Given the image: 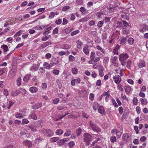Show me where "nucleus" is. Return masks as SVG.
<instances>
[{
	"mask_svg": "<svg viewBox=\"0 0 148 148\" xmlns=\"http://www.w3.org/2000/svg\"><path fill=\"white\" fill-rule=\"evenodd\" d=\"M83 140L86 143V145L88 146L90 144V142L92 140V136L88 133H85L83 135Z\"/></svg>",
	"mask_w": 148,
	"mask_h": 148,
	"instance_id": "obj_1",
	"label": "nucleus"
},
{
	"mask_svg": "<svg viewBox=\"0 0 148 148\" xmlns=\"http://www.w3.org/2000/svg\"><path fill=\"white\" fill-rule=\"evenodd\" d=\"M89 124L92 130L94 132L96 131L97 132H98L101 131V129L98 127V126L95 124L93 122L90 121Z\"/></svg>",
	"mask_w": 148,
	"mask_h": 148,
	"instance_id": "obj_2",
	"label": "nucleus"
},
{
	"mask_svg": "<svg viewBox=\"0 0 148 148\" xmlns=\"http://www.w3.org/2000/svg\"><path fill=\"white\" fill-rule=\"evenodd\" d=\"M23 143L24 146L27 147L28 148L32 147L33 146L32 143L29 140H25L23 142Z\"/></svg>",
	"mask_w": 148,
	"mask_h": 148,
	"instance_id": "obj_3",
	"label": "nucleus"
},
{
	"mask_svg": "<svg viewBox=\"0 0 148 148\" xmlns=\"http://www.w3.org/2000/svg\"><path fill=\"white\" fill-rule=\"evenodd\" d=\"M131 136L129 134H125L123 135L122 138L125 141H128L130 140Z\"/></svg>",
	"mask_w": 148,
	"mask_h": 148,
	"instance_id": "obj_4",
	"label": "nucleus"
},
{
	"mask_svg": "<svg viewBox=\"0 0 148 148\" xmlns=\"http://www.w3.org/2000/svg\"><path fill=\"white\" fill-rule=\"evenodd\" d=\"M113 78L114 82L116 84H119L121 80V78L119 75L113 77Z\"/></svg>",
	"mask_w": 148,
	"mask_h": 148,
	"instance_id": "obj_5",
	"label": "nucleus"
},
{
	"mask_svg": "<svg viewBox=\"0 0 148 148\" xmlns=\"http://www.w3.org/2000/svg\"><path fill=\"white\" fill-rule=\"evenodd\" d=\"M122 22L123 24L122 27L125 29V31H126L127 29L129 28L130 27V25L126 21H122Z\"/></svg>",
	"mask_w": 148,
	"mask_h": 148,
	"instance_id": "obj_6",
	"label": "nucleus"
},
{
	"mask_svg": "<svg viewBox=\"0 0 148 148\" xmlns=\"http://www.w3.org/2000/svg\"><path fill=\"white\" fill-rule=\"evenodd\" d=\"M128 58V56L126 53H122L120 54L119 57V60H125Z\"/></svg>",
	"mask_w": 148,
	"mask_h": 148,
	"instance_id": "obj_7",
	"label": "nucleus"
},
{
	"mask_svg": "<svg viewBox=\"0 0 148 148\" xmlns=\"http://www.w3.org/2000/svg\"><path fill=\"white\" fill-rule=\"evenodd\" d=\"M16 71L15 70H10L8 74L9 77L10 78L14 77L16 75Z\"/></svg>",
	"mask_w": 148,
	"mask_h": 148,
	"instance_id": "obj_8",
	"label": "nucleus"
},
{
	"mask_svg": "<svg viewBox=\"0 0 148 148\" xmlns=\"http://www.w3.org/2000/svg\"><path fill=\"white\" fill-rule=\"evenodd\" d=\"M99 75L100 77H103L104 75V74L103 73V68L102 66L100 65L99 67Z\"/></svg>",
	"mask_w": 148,
	"mask_h": 148,
	"instance_id": "obj_9",
	"label": "nucleus"
},
{
	"mask_svg": "<svg viewBox=\"0 0 148 148\" xmlns=\"http://www.w3.org/2000/svg\"><path fill=\"white\" fill-rule=\"evenodd\" d=\"M141 28L140 29V31L141 32H143L148 30V26H147L145 25H142L141 26Z\"/></svg>",
	"mask_w": 148,
	"mask_h": 148,
	"instance_id": "obj_10",
	"label": "nucleus"
},
{
	"mask_svg": "<svg viewBox=\"0 0 148 148\" xmlns=\"http://www.w3.org/2000/svg\"><path fill=\"white\" fill-rule=\"evenodd\" d=\"M51 42L50 41H47L44 43L40 47L41 48H44L47 46L51 45Z\"/></svg>",
	"mask_w": 148,
	"mask_h": 148,
	"instance_id": "obj_11",
	"label": "nucleus"
},
{
	"mask_svg": "<svg viewBox=\"0 0 148 148\" xmlns=\"http://www.w3.org/2000/svg\"><path fill=\"white\" fill-rule=\"evenodd\" d=\"M78 93L79 95L81 97L86 96L87 94V92L86 90L80 91Z\"/></svg>",
	"mask_w": 148,
	"mask_h": 148,
	"instance_id": "obj_12",
	"label": "nucleus"
},
{
	"mask_svg": "<svg viewBox=\"0 0 148 148\" xmlns=\"http://www.w3.org/2000/svg\"><path fill=\"white\" fill-rule=\"evenodd\" d=\"M53 134L52 132L50 129H47L45 135L48 137H51Z\"/></svg>",
	"mask_w": 148,
	"mask_h": 148,
	"instance_id": "obj_13",
	"label": "nucleus"
},
{
	"mask_svg": "<svg viewBox=\"0 0 148 148\" xmlns=\"http://www.w3.org/2000/svg\"><path fill=\"white\" fill-rule=\"evenodd\" d=\"M31 76V74H27L25 75L23 78V81L25 83H26L29 80V78Z\"/></svg>",
	"mask_w": 148,
	"mask_h": 148,
	"instance_id": "obj_14",
	"label": "nucleus"
},
{
	"mask_svg": "<svg viewBox=\"0 0 148 148\" xmlns=\"http://www.w3.org/2000/svg\"><path fill=\"white\" fill-rule=\"evenodd\" d=\"M20 91L19 90H17L14 91L12 92L11 93V95L12 96H16L20 93Z\"/></svg>",
	"mask_w": 148,
	"mask_h": 148,
	"instance_id": "obj_15",
	"label": "nucleus"
},
{
	"mask_svg": "<svg viewBox=\"0 0 148 148\" xmlns=\"http://www.w3.org/2000/svg\"><path fill=\"white\" fill-rule=\"evenodd\" d=\"M124 88L125 92L127 94L129 93L131 89L130 86L129 85L125 86Z\"/></svg>",
	"mask_w": 148,
	"mask_h": 148,
	"instance_id": "obj_16",
	"label": "nucleus"
},
{
	"mask_svg": "<svg viewBox=\"0 0 148 148\" xmlns=\"http://www.w3.org/2000/svg\"><path fill=\"white\" fill-rule=\"evenodd\" d=\"M104 94L105 95H104V97L106 96L105 98V101L106 102H107L110 99V95L109 93H108V92H104Z\"/></svg>",
	"mask_w": 148,
	"mask_h": 148,
	"instance_id": "obj_17",
	"label": "nucleus"
},
{
	"mask_svg": "<svg viewBox=\"0 0 148 148\" xmlns=\"http://www.w3.org/2000/svg\"><path fill=\"white\" fill-rule=\"evenodd\" d=\"M1 47L3 48V52L5 54V52L8 51L9 50L8 46L6 45H2L1 46Z\"/></svg>",
	"mask_w": 148,
	"mask_h": 148,
	"instance_id": "obj_18",
	"label": "nucleus"
},
{
	"mask_svg": "<svg viewBox=\"0 0 148 148\" xmlns=\"http://www.w3.org/2000/svg\"><path fill=\"white\" fill-rule=\"evenodd\" d=\"M42 106V104L41 103H38L34 105L33 106V108L34 109H38Z\"/></svg>",
	"mask_w": 148,
	"mask_h": 148,
	"instance_id": "obj_19",
	"label": "nucleus"
},
{
	"mask_svg": "<svg viewBox=\"0 0 148 148\" xmlns=\"http://www.w3.org/2000/svg\"><path fill=\"white\" fill-rule=\"evenodd\" d=\"M140 101L142 105H146L148 103L147 99L145 98H140Z\"/></svg>",
	"mask_w": 148,
	"mask_h": 148,
	"instance_id": "obj_20",
	"label": "nucleus"
},
{
	"mask_svg": "<svg viewBox=\"0 0 148 148\" xmlns=\"http://www.w3.org/2000/svg\"><path fill=\"white\" fill-rule=\"evenodd\" d=\"M145 63L143 61H140L138 63V66L139 68H141L144 67L145 66Z\"/></svg>",
	"mask_w": 148,
	"mask_h": 148,
	"instance_id": "obj_21",
	"label": "nucleus"
},
{
	"mask_svg": "<svg viewBox=\"0 0 148 148\" xmlns=\"http://www.w3.org/2000/svg\"><path fill=\"white\" fill-rule=\"evenodd\" d=\"M29 90L31 92H35L38 91V89L35 87H31L29 88Z\"/></svg>",
	"mask_w": 148,
	"mask_h": 148,
	"instance_id": "obj_22",
	"label": "nucleus"
},
{
	"mask_svg": "<svg viewBox=\"0 0 148 148\" xmlns=\"http://www.w3.org/2000/svg\"><path fill=\"white\" fill-rule=\"evenodd\" d=\"M120 46L117 45L113 49V52L114 54H117L118 53L117 51L118 49L120 48Z\"/></svg>",
	"mask_w": 148,
	"mask_h": 148,
	"instance_id": "obj_23",
	"label": "nucleus"
},
{
	"mask_svg": "<svg viewBox=\"0 0 148 148\" xmlns=\"http://www.w3.org/2000/svg\"><path fill=\"white\" fill-rule=\"evenodd\" d=\"M127 42L130 45H132L134 42V40L132 38H129L127 40Z\"/></svg>",
	"mask_w": 148,
	"mask_h": 148,
	"instance_id": "obj_24",
	"label": "nucleus"
},
{
	"mask_svg": "<svg viewBox=\"0 0 148 148\" xmlns=\"http://www.w3.org/2000/svg\"><path fill=\"white\" fill-rule=\"evenodd\" d=\"M30 69L31 71H35L38 69V66H37L36 64L30 67Z\"/></svg>",
	"mask_w": 148,
	"mask_h": 148,
	"instance_id": "obj_25",
	"label": "nucleus"
},
{
	"mask_svg": "<svg viewBox=\"0 0 148 148\" xmlns=\"http://www.w3.org/2000/svg\"><path fill=\"white\" fill-rule=\"evenodd\" d=\"M28 127L32 131L35 132L37 130V129L36 128V127L32 125H29L28 126Z\"/></svg>",
	"mask_w": 148,
	"mask_h": 148,
	"instance_id": "obj_26",
	"label": "nucleus"
},
{
	"mask_svg": "<svg viewBox=\"0 0 148 148\" xmlns=\"http://www.w3.org/2000/svg\"><path fill=\"white\" fill-rule=\"evenodd\" d=\"M127 39L126 38H123L121 40L120 44L122 45H126Z\"/></svg>",
	"mask_w": 148,
	"mask_h": 148,
	"instance_id": "obj_27",
	"label": "nucleus"
},
{
	"mask_svg": "<svg viewBox=\"0 0 148 148\" xmlns=\"http://www.w3.org/2000/svg\"><path fill=\"white\" fill-rule=\"evenodd\" d=\"M99 105V104L97 102H94L93 106V109L95 110H96L98 108Z\"/></svg>",
	"mask_w": 148,
	"mask_h": 148,
	"instance_id": "obj_28",
	"label": "nucleus"
},
{
	"mask_svg": "<svg viewBox=\"0 0 148 148\" xmlns=\"http://www.w3.org/2000/svg\"><path fill=\"white\" fill-rule=\"evenodd\" d=\"M95 57V54L94 52H91L90 57V59L92 60H93Z\"/></svg>",
	"mask_w": 148,
	"mask_h": 148,
	"instance_id": "obj_29",
	"label": "nucleus"
},
{
	"mask_svg": "<svg viewBox=\"0 0 148 148\" xmlns=\"http://www.w3.org/2000/svg\"><path fill=\"white\" fill-rule=\"evenodd\" d=\"M98 112L101 114L103 113L104 110L102 106H100L98 110Z\"/></svg>",
	"mask_w": 148,
	"mask_h": 148,
	"instance_id": "obj_30",
	"label": "nucleus"
},
{
	"mask_svg": "<svg viewBox=\"0 0 148 148\" xmlns=\"http://www.w3.org/2000/svg\"><path fill=\"white\" fill-rule=\"evenodd\" d=\"M88 46H86L83 49V51L86 54H87L89 53V51L88 48Z\"/></svg>",
	"mask_w": 148,
	"mask_h": 148,
	"instance_id": "obj_31",
	"label": "nucleus"
},
{
	"mask_svg": "<svg viewBox=\"0 0 148 148\" xmlns=\"http://www.w3.org/2000/svg\"><path fill=\"white\" fill-rule=\"evenodd\" d=\"M63 133V130L61 129H58L57 130L56 132V134L61 135Z\"/></svg>",
	"mask_w": 148,
	"mask_h": 148,
	"instance_id": "obj_32",
	"label": "nucleus"
},
{
	"mask_svg": "<svg viewBox=\"0 0 148 148\" xmlns=\"http://www.w3.org/2000/svg\"><path fill=\"white\" fill-rule=\"evenodd\" d=\"M73 30V28H70L69 27L67 28L66 29H65L64 31L66 34H69V33L71 32Z\"/></svg>",
	"mask_w": 148,
	"mask_h": 148,
	"instance_id": "obj_33",
	"label": "nucleus"
},
{
	"mask_svg": "<svg viewBox=\"0 0 148 148\" xmlns=\"http://www.w3.org/2000/svg\"><path fill=\"white\" fill-rule=\"evenodd\" d=\"M29 117L34 119L36 120L37 119V116L34 113H32L29 115Z\"/></svg>",
	"mask_w": 148,
	"mask_h": 148,
	"instance_id": "obj_34",
	"label": "nucleus"
},
{
	"mask_svg": "<svg viewBox=\"0 0 148 148\" xmlns=\"http://www.w3.org/2000/svg\"><path fill=\"white\" fill-rule=\"evenodd\" d=\"M21 77H19L16 80V83L18 86H19L21 85Z\"/></svg>",
	"mask_w": 148,
	"mask_h": 148,
	"instance_id": "obj_35",
	"label": "nucleus"
},
{
	"mask_svg": "<svg viewBox=\"0 0 148 148\" xmlns=\"http://www.w3.org/2000/svg\"><path fill=\"white\" fill-rule=\"evenodd\" d=\"M29 123V121L26 119H23L22 120V124L24 125L27 124Z\"/></svg>",
	"mask_w": 148,
	"mask_h": 148,
	"instance_id": "obj_36",
	"label": "nucleus"
},
{
	"mask_svg": "<svg viewBox=\"0 0 148 148\" xmlns=\"http://www.w3.org/2000/svg\"><path fill=\"white\" fill-rule=\"evenodd\" d=\"M76 42L77 44V47L78 49H80L81 47V45L82 44V42L78 40Z\"/></svg>",
	"mask_w": 148,
	"mask_h": 148,
	"instance_id": "obj_37",
	"label": "nucleus"
},
{
	"mask_svg": "<svg viewBox=\"0 0 148 148\" xmlns=\"http://www.w3.org/2000/svg\"><path fill=\"white\" fill-rule=\"evenodd\" d=\"M50 37V35H49L48 36H43L42 37V41H46L48 40Z\"/></svg>",
	"mask_w": 148,
	"mask_h": 148,
	"instance_id": "obj_38",
	"label": "nucleus"
},
{
	"mask_svg": "<svg viewBox=\"0 0 148 148\" xmlns=\"http://www.w3.org/2000/svg\"><path fill=\"white\" fill-rule=\"evenodd\" d=\"M97 49L100 50L104 54L105 53V51L104 49L101 48L100 46L98 45L97 46Z\"/></svg>",
	"mask_w": 148,
	"mask_h": 148,
	"instance_id": "obj_39",
	"label": "nucleus"
},
{
	"mask_svg": "<svg viewBox=\"0 0 148 148\" xmlns=\"http://www.w3.org/2000/svg\"><path fill=\"white\" fill-rule=\"evenodd\" d=\"M6 68H3L0 69V76L2 75L6 71Z\"/></svg>",
	"mask_w": 148,
	"mask_h": 148,
	"instance_id": "obj_40",
	"label": "nucleus"
},
{
	"mask_svg": "<svg viewBox=\"0 0 148 148\" xmlns=\"http://www.w3.org/2000/svg\"><path fill=\"white\" fill-rule=\"evenodd\" d=\"M58 140V138L57 137H54L51 138L50 140L51 142H55Z\"/></svg>",
	"mask_w": 148,
	"mask_h": 148,
	"instance_id": "obj_41",
	"label": "nucleus"
},
{
	"mask_svg": "<svg viewBox=\"0 0 148 148\" xmlns=\"http://www.w3.org/2000/svg\"><path fill=\"white\" fill-rule=\"evenodd\" d=\"M75 143L73 141H71L68 144L69 147L70 148H73L75 145Z\"/></svg>",
	"mask_w": 148,
	"mask_h": 148,
	"instance_id": "obj_42",
	"label": "nucleus"
},
{
	"mask_svg": "<svg viewBox=\"0 0 148 148\" xmlns=\"http://www.w3.org/2000/svg\"><path fill=\"white\" fill-rule=\"evenodd\" d=\"M103 24V21H100L97 23V27L99 28L101 27L102 26Z\"/></svg>",
	"mask_w": 148,
	"mask_h": 148,
	"instance_id": "obj_43",
	"label": "nucleus"
},
{
	"mask_svg": "<svg viewBox=\"0 0 148 148\" xmlns=\"http://www.w3.org/2000/svg\"><path fill=\"white\" fill-rule=\"evenodd\" d=\"M77 69L75 67L73 68L72 69V72L74 74H77Z\"/></svg>",
	"mask_w": 148,
	"mask_h": 148,
	"instance_id": "obj_44",
	"label": "nucleus"
},
{
	"mask_svg": "<svg viewBox=\"0 0 148 148\" xmlns=\"http://www.w3.org/2000/svg\"><path fill=\"white\" fill-rule=\"evenodd\" d=\"M71 132L69 130H67L66 131L64 134L65 136H68L71 134Z\"/></svg>",
	"mask_w": 148,
	"mask_h": 148,
	"instance_id": "obj_45",
	"label": "nucleus"
},
{
	"mask_svg": "<svg viewBox=\"0 0 148 148\" xmlns=\"http://www.w3.org/2000/svg\"><path fill=\"white\" fill-rule=\"evenodd\" d=\"M82 132V129L79 128L76 130V134L77 136H79L80 134Z\"/></svg>",
	"mask_w": 148,
	"mask_h": 148,
	"instance_id": "obj_46",
	"label": "nucleus"
},
{
	"mask_svg": "<svg viewBox=\"0 0 148 148\" xmlns=\"http://www.w3.org/2000/svg\"><path fill=\"white\" fill-rule=\"evenodd\" d=\"M133 102L134 105H137L138 103V101L137 97H135L134 98V99L133 100Z\"/></svg>",
	"mask_w": 148,
	"mask_h": 148,
	"instance_id": "obj_47",
	"label": "nucleus"
},
{
	"mask_svg": "<svg viewBox=\"0 0 148 148\" xmlns=\"http://www.w3.org/2000/svg\"><path fill=\"white\" fill-rule=\"evenodd\" d=\"M35 54H31L28 56V59L30 60H32L34 59Z\"/></svg>",
	"mask_w": 148,
	"mask_h": 148,
	"instance_id": "obj_48",
	"label": "nucleus"
},
{
	"mask_svg": "<svg viewBox=\"0 0 148 148\" xmlns=\"http://www.w3.org/2000/svg\"><path fill=\"white\" fill-rule=\"evenodd\" d=\"M43 65L45 68L49 69L50 68L49 64L46 62L44 63Z\"/></svg>",
	"mask_w": 148,
	"mask_h": 148,
	"instance_id": "obj_49",
	"label": "nucleus"
},
{
	"mask_svg": "<svg viewBox=\"0 0 148 148\" xmlns=\"http://www.w3.org/2000/svg\"><path fill=\"white\" fill-rule=\"evenodd\" d=\"M79 30H75L73 32H72L71 33V36H73L79 33Z\"/></svg>",
	"mask_w": 148,
	"mask_h": 148,
	"instance_id": "obj_50",
	"label": "nucleus"
},
{
	"mask_svg": "<svg viewBox=\"0 0 148 148\" xmlns=\"http://www.w3.org/2000/svg\"><path fill=\"white\" fill-rule=\"evenodd\" d=\"M15 116L18 118H22L23 117L22 114L20 113L17 114Z\"/></svg>",
	"mask_w": 148,
	"mask_h": 148,
	"instance_id": "obj_51",
	"label": "nucleus"
},
{
	"mask_svg": "<svg viewBox=\"0 0 148 148\" xmlns=\"http://www.w3.org/2000/svg\"><path fill=\"white\" fill-rule=\"evenodd\" d=\"M57 143L58 145H62L64 144V141L62 139L59 140L58 142Z\"/></svg>",
	"mask_w": 148,
	"mask_h": 148,
	"instance_id": "obj_52",
	"label": "nucleus"
},
{
	"mask_svg": "<svg viewBox=\"0 0 148 148\" xmlns=\"http://www.w3.org/2000/svg\"><path fill=\"white\" fill-rule=\"evenodd\" d=\"M58 29L57 27L55 28L53 31V34H58Z\"/></svg>",
	"mask_w": 148,
	"mask_h": 148,
	"instance_id": "obj_53",
	"label": "nucleus"
},
{
	"mask_svg": "<svg viewBox=\"0 0 148 148\" xmlns=\"http://www.w3.org/2000/svg\"><path fill=\"white\" fill-rule=\"evenodd\" d=\"M58 63V60H57L56 63L54 62H51V63L50 64H49L50 67L51 68L55 64L56 65H57Z\"/></svg>",
	"mask_w": 148,
	"mask_h": 148,
	"instance_id": "obj_54",
	"label": "nucleus"
},
{
	"mask_svg": "<svg viewBox=\"0 0 148 148\" xmlns=\"http://www.w3.org/2000/svg\"><path fill=\"white\" fill-rule=\"evenodd\" d=\"M55 16V13L53 12H51L50 15H49V18H53Z\"/></svg>",
	"mask_w": 148,
	"mask_h": 148,
	"instance_id": "obj_55",
	"label": "nucleus"
},
{
	"mask_svg": "<svg viewBox=\"0 0 148 148\" xmlns=\"http://www.w3.org/2000/svg\"><path fill=\"white\" fill-rule=\"evenodd\" d=\"M12 52H11L10 53L8 54L7 55L5 56L4 57L5 60H8V59L10 56V54L12 53Z\"/></svg>",
	"mask_w": 148,
	"mask_h": 148,
	"instance_id": "obj_56",
	"label": "nucleus"
},
{
	"mask_svg": "<svg viewBox=\"0 0 148 148\" xmlns=\"http://www.w3.org/2000/svg\"><path fill=\"white\" fill-rule=\"evenodd\" d=\"M59 99L58 98H57L53 100V102L54 103L56 104H57L59 102Z\"/></svg>",
	"mask_w": 148,
	"mask_h": 148,
	"instance_id": "obj_57",
	"label": "nucleus"
},
{
	"mask_svg": "<svg viewBox=\"0 0 148 148\" xmlns=\"http://www.w3.org/2000/svg\"><path fill=\"white\" fill-rule=\"evenodd\" d=\"M74 57L72 55H70L69 57V60L70 61H73L74 60Z\"/></svg>",
	"mask_w": 148,
	"mask_h": 148,
	"instance_id": "obj_58",
	"label": "nucleus"
},
{
	"mask_svg": "<svg viewBox=\"0 0 148 148\" xmlns=\"http://www.w3.org/2000/svg\"><path fill=\"white\" fill-rule=\"evenodd\" d=\"M101 81L100 79L97 80L96 82V85L98 86H100L101 85Z\"/></svg>",
	"mask_w": 148,
	"mask_h": 148,
	"instance_id": "obj_59",
	"label": "nucleus"
},
{
	"mask_svg": "<svg viewBox=\"0 0 148 148\" xmlns=\"http://www.w3.org/2000/svg\"><path fill=\"white\" fill-rule=\"evenodd\" d=\"M71 46L69 45H63L64 48L65 49H68L70 48Z\"/></svg>",
	"mask_w": 148,
	"mask_h": 148,
	"instance_id": "obj_60",
	"label": "nucleus"
},
{
	"mask_svg": "<svg viewBox=\"0 0 148 148\" xmlns=\"http://www.w3.org/2000/svg\"><path fill=\"white\" fill-rule=\"evenodd\" d=\"M70 8V7L68 6L64 7L62 9V10L63 11H65L66 10H69Z\"/></svg>",
	"mask_w": 148,
	"mask_h": 148,
	"instance_id": "obj_61",
	"label": "nucleus"
},
{
	"mask_svg": "<svg viewBox=\"0 0 148 148\" xmlns=\"http://www.w3.org/2000/svg\"><path fill=\"white\" fill-rule=\"evenodd\" d=\"M94 95L92 93H90V95L89 99L91 101L93 100L94 98Z\"/></svg>",
	"mask_w": 148,
	"mask_h": 148,
	"instance_id": "obj_62",
	"label": "nucleus"
},
{
	"mask_svg": "<svg viewBox=\"0 0 148 148\" xmlns=\"http://www.w3.org/2000/svg\"><path fill=\"white\" fill-rule=\"evenodd\" d=\"M131 62L130 60H128L127 61V67H130L131 66Z\"/></svg>",
	"mask_w": 148,
	"mask_h": 148,
	"instance_id": "obj_63",
	"label": "nucleus"
},
{
	"mask_svg": "<svg viewBox=\"0 0 148 148\" xmlns=\"http://www.w3.org/2000/svg\"><path fill=\"white\" fill-rule=\"evenodd\" d=\"M116 140V138L115 136L112 137L110 138L111 141L112 143L115 142Z\"/></svg>",
	"mask_w": 148,
	"mask_h": 148,
	"instance_id": "obj_64",
	"label": "nucleus"
}]
</instances>
